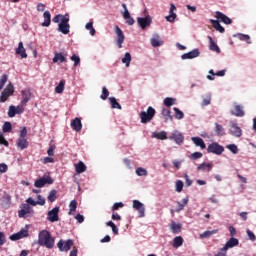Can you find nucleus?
Instances as JSON below:
<instances>
[{"mask_svg":"<svg viewBox=\"0 0 256 256\" xmlns=\"http://www.w3.org/2000/svg\"><path fill=\"white\" fill-rule=\"evenodd\" d=\"M38 245L46 247V249H53L55 247V238L51 236V232L42 230L38 234Z\"/></svg>","mask_w":256,"mask_h":256,"instance_id":"nucleus-1","label":"nucleus"},{"mask_svg":"<svg viewBox=\"0 0 256 256\" xmlns=\"http://www.w3.org/2000/svg\"><path fill=\"white\" fill-rule=\"evenodd\" d=\"M155 110L153 107L149 106L147 108V111H142L140 113V119H141V123H151V121H153V118L155 117Z\"/></svg>","mask_w":256,"mask_h":256,"instance_id":"nucleus-2","label":"nucleus"},{"mask_svg":"<svg viewBox=\"0 0 256 256\" xmlns=\"http://www.w3.org/2000/svg\"><path fill=\"white\" fill-rule=\"evenodd\" d=\"M15 93V87L9 83L0 95V103H5Z\"/></svg>","mask_w":256,"mask_h":256,"instance_id":"nucleus-3","label":"nucleus"},{"mask_svg":"<svg viewBox=\"0 0 256 256\" xmlns=\"http://www.w3.org/2000/svg\"><path fill=\"white\" fill-rule=\"evenodd\" d=\"M71 25H69V14H65V17L62 19V22L58 24V31L63 33V35H69Z\"/></svg>","mask_w":256,"mask_h":256,"instance_id":"nucleus-4","label":"nucleus"},{"mask_svg":"<svg viewBox=\"0 0 256 256\" xmlns=\"http://www.w3.org/2000/svg\"><path fill=\"white\" fill-rule=\"evenodd\" d=\"M35 213L33 208L29 204H21L20 210L18 211V217L20 219H27L29 215H33Z\"/></svg>","mask_w":256,"mask_h":256,"instance_id":"nucleus-5","label":"nucleus"},{"mask_svg":"<svg viewBox=\"0 0 256 256\" xmlns=\"http://www.w3.org/2000/svg\"><path fill=\"white\" fill-rule=\"evenodd\" d=\"M223 151H225V148L217 142L209 144L207 148V153H213L214 155H223Z\"/></svg>","mask_w":256,"mask_h":256,"instance_id":"nucleus-6","label":"nucleus"},{"mask_svg":"<svg viewBox=\"0 0 256 256\" xmlns=\"http://www.w3.org/2000/svg\"><path fill=\"white\" fill-rule=\"evenodd\" d=\"M45 185H53V178L51 176L39 178L34 182V187H37V189H41Z\"/></svg>","mask_w":256,"mask_h":256,"instance_id":"nucleus-7","label":"nucleus"},{"mask_svg":"<svg viewBox=\"0 0 256 256\" xmlns=\"http://www.w3.org/2000/svg\"><path fill=\"white\" fill-rule=\"evenodd\" d=\"M29 235V225H26L25 229L20 230L18 233H14L10 236L11 241H19V239H25Z\"/></svg>","mask_w":256,"mask_h":256,"instance_id":"nucleus-8","label":"nucleus"},{"mask_svg":"<svg viewBox=\"0 0 256 256\" xmlns=\"http://www.w3.org/2000/svg\"><path fill=\"white\" fill-rule=\"evenodd\" d=\"M115 33L117 35V47L118 49H123V43H125V34H123V30H121L119 26H115Z\"/></svg>","mask_w":256,"mask_h":256,"instance_id":"nucleus-9","label":"nucleus"},{"mask_svg":"<svg viewBox=\"0 0 256 256\" xmlns=\"http://www.w3.org/2000/svg\"><path fill=\"white\" fill-rule=\"evenodd\" d=\"M73 246V240L68 239L67 241H64L63 239L59 240L57 243V247L59 251L67 252L71 249Z\"/></svg>","mask_w":256,"mask_h":256,"instance_id":"nucleus-10","label":"nucleus"},{"mask_svg":"<svg viewBox=\"0 0 256 256\" xmlns=\"http://www.w3.org/2000/svg\"><path fill=\"white\" fill-rule=\"evenodd\" d=\"M214 17L217 18V21H219V23H224L225 25H231V23H233V20H231V18L219 11L215 12Z\"/></svg>","mask_w":256,"mask_h":256,"instance_id":"nucleus-11","label":"nucleus"},{"mask_svg":"<svg viewBox=\"0 0 256 256\" xmlns=\"http://www.w3.org/2000/svg\"><path fill=\"white\" fill-rule=\"evenodd\" d=\"M47 219L50 223H55L59 221V207H54L52 210L48 212Z\"/></svg>","mask_w":256,"mask_h":256,"instance_id":"nucleus-12","label":"nucleus"},{"mask_svg":"<svg viewBox=\"0 0 256 256\" xmlns=\"http://www.w3.org/2000/svg\"><path fill=\"white\" fill-rule=\"evenodd\" d=\"M137 23L140 25L141 29H147L152 23L151 16L138 17Z\"/></svg>","mask_w":256,"mask_h":256,"instance_id":"nucleus-13","label":"nucleus"},{"mask_svg":"<svg viewBox=\"0 0 256 256\" xmlns=\"http://www.w3.org/2000/svg\"><path fill=\"white\" fill-rule=\"evenodd\" d=\"M170 141H174L177 145H181L185 141V137L181 132L174 131L171 136H169Z\"/></svg>","mask_w":256,"mask_h":256,"instance_id":"nucleus-14","label":"nucleus"},{"mask_svg":"<svg viewBox=\"0 0 256 256\" xmlns=\"http://www.w3.org/2000/svg\"><path fill=\"white\" fill-rule=\"evenodd\" d=\"M230 133L231 135H233V137H241V135H243V131L241 130V127H239V125H237L236 122H231Z\"/></svg>","mask_w":256,"mask_h":256,"instance_id":"nucleus-15","label":"nucleus"},{"mask_svg":"<svg viewBox=\"0 0 256 256\" xmlns=\"http://www.w3.org/2000/svg\"><path fill=\"white\" fill-rule=\"evenodd\" d=\"M133 209L138 211L139 217H145V206L139 200H133Z\"/></svg>","mask_w":256,"mask_h":256,"instance_id":"nucleus-16","label":"nucleus"},{"mask_svg":"<svg viewBox=\"0 0 256 256\" xmlns=\"http://www.w3.org/2000/svg\"><path fill=\"white\" fill-rule=\"evenodd\" d=\"M231 115H234V117H245V111H243L241 105L234 104V110L231 111Z\"/></svg>","mask_w":256,"mask_h":256,"instance_id":"nucleus-17","label":"nucleus"},{"mask_svg":"<svg viewBox=\"0 0 256 256\" xmlns=\"http://www.w3.org/2000/svg\"><path fill=\"white\" fill-rule=\"evenodd\" d=\"M21 95H22L21 105H27V103H29V101L31 100V91L22 90Z\"/></svg>","mask_w":256,"mask_h":256,"instance_id":"nucleus-18","label":"nucleus"},{"mask_svg":"<svg viewBox=\"0 0 256 256\" xmlns=\"http://www.w3.org/2000/svg\"><path fill=\"white\" fill-rule=\"evenodd\" d=\"M225 72V70H221L215 73L213 70H209L210 75H207V79H209V81H215V75L217 77H225Z\"/></svg>","mask_w":256,"mask_h":256,"instance_id":"nucleus-19","label":"nucleus"},{"mask_svg":"<svg viewBox=\"0 0 256 256\" xmlns=\"http://www.w3.org/2000/svg\"><path fill=\"white\" fill-rule=\"evenodd\" d=\"M16 145L18 149H21V151H23L24 149H27V147H29V141L27 140V138H18Z\"/></svg>","mask_w":256,"mask_h":256,"instance_id":"nucleus-20","label":"nucleus"},{"mask_svg":"<svg viewBox=\"0 0 256 256\" xmlns=\"http://www.w3.org/2000/svg\"><path fill=\"white\" fill-rule=\"evenodd\" d=\"M239 245V239L235 237H231L226 244L224 245L225 249H233V247H237Z\"/></svg>","mask_w":256,"mask_h":256,"instance_id":"nucleus-21","label":"nucleus"},{"mask_svg":"<svg viewBox=\"0 0 256 256\" xmlns=\"http://www.w3.org/2000/svg\"><path fill=\"white\" fill-rule=\"evenodd\" d=\"M200 52L199 49H194L188 53L183 54L182 59H195V57H199Z\"/></svg>","mask_w":256,"mask_h":256,"instance_id":"nucleus-22","label":"nucleus"},{"mask_svg":"<svg viewBox=\"0 0 256 256\" xmlns=\"http://www.w3.org/2000/svg\"><path fill=\"white\" fill-rule=\"evenodd\" d=\"M71 127L74 131H77V132L81 131V129H83V124L81 123V119L75 118L74 120H72Z\"/></svg>","mask_w":256,"mask_h":256,"instance_id":"nucleus-23","label":"nucleus"},{"mask_svg":"<svg viewBox=\"0 0 256 256\" xmlns=\"http://www.w3.org/2000/svg\"><path fill=\"white\" fill-rule=\"evenodd\" d=\"M16 55H20L22 59H27V52L23 47V42H19L18 48L16 49Z\"/></svg>","mask_w":256,"mask_h":256,"instance_id":"nucleus-24","label":"nucleus"},{"mask_svg":"<svg viewBox=\"0 0 256 256\" xmlns=\"http://www.w3.org/2000/svg\"><path fill=\"white\" fill-rule=\"evenodd\" d=\"M210 23L219 33H225V28L221 26V23L218 20L210 19Z\"/></svg>","mask_w":256,"mask_h":256,"instance_id":"nucleus-25","label":"nucleus"},{"mask_svg":"<svg viewBox=\"0 0 256 256\" xmlns=\"http://www.w3.org/2000/svg\"><path fill=\"white\" fill-rule=\"evenodd\" d=\"M219 233L218 229L208 230L200 234V239H209V237H213V235H217Z\"/></svg>","mask_w":256,"mask_h":256,"instance_id":"nucleus-26","label":"nucleus"},{"mask_svg":"<svg viewBox=\"0 0 256 256\" xmlns=\"http://www.w3.org/2000/svg\"><path fill=\"white\" fill-rule=\"evenodd\" d=\"M44 21L42 22V27H49L51 25V12L45 11L43 14Z\"/></svg>","mask_w":256,"mask_h":256,"instance_id":"nucleus-27","label":"nucleus"},{"mask_svg":"<svg viewBox=\"0 0 256 256\" xmlns=\"http://www.w3.org/2000/svg\"><path fill=\"white\" fill-rule=\"evenodd\" d=\"M192 141L196 147L201 149H206L207 147V145H205V141H203L201 137H192Z\"/></svg>","mask_w":256,"mask_h":256,"instance_id":"nucleus-28","label":"nucleus"},{"mask_svg":"<svg viewBox=\"0 0 256 256\" xmlns=\"http://www.w3.org/2000/svg\"><path fill=\"white\" fill-rule=\"evenodd\" d=\"M53 63H67V57L63 53H55Z\"/></svg>","mask_w":256,"mask_h":256,"instance_id":"nucleus-29","label":"nucleus"},{"mask_svg":"<svg viewBox=\"0 0 256 256\" xmlns=\"http://www.w3.org/2000/svg\"><path fill=\"white\" fill-rule=\"evenodd\" d=\"M75 171L78 173V175L85 173V171H87V166L85 163H83V161H80L79 163L75 164Z\"/></svg>","mask_w":256,"mask_h":256,"instance_id":"nucleus-30","label":"nucleus"},{"mask_svg":"<svg viewBox=\"0 0 256 256\" xmlns=\"http://www.w3.org/2000/svg\"><path fill=\"white\" fill-rule=\"evenodd\" d=\"M198 171H206V173H209L213 169V164L211 163H202L197 167Z\"/></svg>","mask_w":256,"mask_h":256,"instance_id":"nucleus-31","label":"nucleus"},{"mask_svg":"<svg viewBox=\"0 0 256 256\" xmlns=\"http://www.w3.org/2000/svg\"><path fill=\"white\" fill-rule=\"evenodd\" d=\"M208 39L210 42V46H209L210 51H215L216 53H221V48H219L217 43H215V41H213V38L211 36H208Z\"/></svg>","mask_w":256,"mask_h":256,"instance_id":"nucleus-32","label":"nucleus"},{"mask_svg":"<svg viewBox=\"0 0 256 256\" xmlns=\"http://www.w3.org/2000/svg\"><path fill=\"white\" fill-rule=\"evenodd\" d=\"M152 137L155 139H159L160 141H165V139H167V132L165 131L154 132L152 133Z\"/></svg>","mask_w":256,"mask_h":256,"instance_id":"nucleus-33","label":"nucleus"},{"mask_svg":"<svg viewBox=\"0 0 256 256\" xmlns=\"http://www.w3.org/2000/svg\"><path fill=\"white\" fill-rule=\"evenodd\" d=\"M215 133L218 137H223V135H225V128H223V126L219 123H215Z\"/></svg>","mask_w":256,"mask_h":256,"instance_id":"nucleus-34","label":"nucleus"},{"mask_svg":"<svg viewBox=\"0 0 256 256\" xmlns=\"http://www.w3.org/2000/svg\"><path fill=\"white\" fill-rule=\"evenodd\" d=\"M161 114L164 117L166 123H167V121H173V116L171 115V110L163 108Z\"/></svg>","mask_w":256,"mask_h":256,"instance_id":"nucleus-35","label":"nucleus"},{"mask_svg":"<svg viewBox=\"0 0 256 256\" xmlns=\"http://www.w3.org/2000/svg\"><path fill=\"white\" fill-rule=\"evenodd\" d=\"M150 41L152 47H161V45H163V41L159 39V35H155Z\"/></svg>","mask_w":256,"mask_h":256,"instance_id":"nucleus-36","label":"nucleus"},{"mask_svg":"<svg viewBox=\"0 0 256 256\" xmlns=\"http://www.w3.org/2000/svg\"><path fill=\"white\" fill-rule=\"evenodd\" d=\"M170 229L172 231V233H174L175 235L181 233V224H177L175 222H172L170 225Z\"/></svg>","mask_w":256,"mask_h":256,"instance_id":"nucleus-37","label":"nucleus"},{"mask_svg":"<svg viewBox=\"0 0 256 256\" xmlns=\"http://www.w3.org/2000/svg\"><path fill=\"white\" fill-rule=\"evenodd\" d=\"M47 199L50 203H55V201H57V190H51Z\"/></svg>","mask_w":256,"mask_h":256,"instance_id":"nucleus-38","label":"nucleus"},{"mask_svg":"<svg viewBox=\"0 0 256 256\" xmlns=\"http://www.w3.org/2000/svg\"><path fill=\"white\" fill-rule=\"evenodd\" d=\"M75 211H77V201L76 200H72L69 204V212L68 215H73V213H75Z\"/></svg>","mask_w":256,"mask_h":256,"instance_id":"nucleus-39","label":"nucleus"},{"mask_svg":"<svg viewBox=\"0 0 256 256\" xmlns=\"http://www.w3.org/2000/svg\"><path fill=\"white\" fill-rule=\"evenodd\" d=\"M173 111L175 112L174 114L175 119L181 120L183 119V117H185V114L179 108L174 107Z\"/></svg>","mask_w":256,"mask_h":256,"instance_id":"nucleus-40","label":"nucleus"},{"mask_svg":"<svg viewBox=\"0 0 256 256\" xmlns=\"http://www.w3.org/2000/svg\"><path fill=\"white\" fill-rule=\"evenodd\" d=\"M122 63H124L126 67H129V65H131V53H125L124 57L122 58Z\"/></svg>","mask_w":256,"mask_h":256,"instance_id":"nucleus-41","label":"nucleus"},{"mask_svg":"<svg viewBox=\"0 0 256 256\" xmlns=\"http://www.w3.org/2000/svg\"><path fill=\"white\" fill-rule=\"evenodd\" d=\"M65 91V80H61L59 84L55 87L56 93H63Z\"/></svg>","mask_w":256,"mask_h":256,"instance_id":"nucleus-42","label":"nucleus"},{"mask_svg":"<svg viewBox=\"0 0 256 256\" xmlns=\"http://www.w3.org/2000/svg\"><path fill=\"white\" fill-rule=\"evenodd\" d=\"M109 101L111 103L112 109H121V104L117 102V99L115 97H110Z\"/></svg>","mask_w":256,"mask_h":256,"instance_id":"nucleus-43","label":"nucleus"},{"mask_svg":"<svg viewBox=\"0 0 256 256\" xmlns=\"http://www.w3.org/2000/svg\"><path fill=\"white\" fill-rule=\"evenodd\" d=\"M189 203V197H186L182 200V203L181 202H177L178 204V209L177 211H183V209H185V205H187Z\"/></svg>","mask_w":256,"mask_h":256,"instance_id":"nucleus-44","label":"nucleus"},{"mask_svg":"<svg viewBox=\"0 0 256 256\" xmlns=\"http://www.w3.org/2000/svg\"><path fill=\"white\" fill-rule=\"evenodd\" d=\"M106 225L107 227H111L112 233H114V235H119V228H117V226L115 225V223H113V221H108Z\"/></svg>","mask_w":256,"mask_h":256,"instance_id":"nucleus-45","label":"nucleus"},{"mask_svg":"<svg viewBox=\"0 0 256 256\" xmlns=\"http://www.w3.org/2000/svg\"><path fill=\"white\" fill-rule=\"evenodd\" d=\"M2 130L3 133H11V131H13V126L11 125V122H5Z\"/></svg>","mask_w":256,"mask_h":256,"instance_id":"nucleus-46","label":"nucleus"},{"mask_svg":"<svg viewBox=\"0 0 256 256\" xmlns=\"http://www.w3.org/2000/svg\"><path fill=\"white\" fill-rule=\"evenodd\" d=\"M238 39L240 41H245L248 44H251V37L247 34H237Z\"/></svg>","mask_w":256,"mask_h":256,"instance_id":"nucleus-47","label":"nucleus"},{"mask_svg":"<svg viewBox=\"0 0 256 256\" xmlns=\"http://www.w3.org/2000/svg\"><path fill=\"white\" fill-rule=\"evenodd\" d=\"M181 245H183V237L181 236H177L174 238L173 241V247H181Z\"/></svg>","mask_w":256,"mask_h":256,"instance_id":"nucleus-48","label":"nucleus"},{"mask_svg":"<svg viewBox=\"0 0 256 256\" xmlns=\"http://www.w3.org/2000/svg\"><path fill=\"white\" fill-rule=\"evenodd\" d=\"M175 101H176L175 98L167 97L164 99V105L166 107H172V105H175Z\"/></svg>","mask_w":256,"mask_h":256,"instance_id":"nucleus-49","label":"nucleus"},{"mask_svg":"<svg viewBox=\"0 0 256 256\" xmlns=\"http://www.w3.org/2000/svg\"><path fill=\"white\" fill-rule=\"evenodd\" d=\"M136 175H138V177H147V170L143 167H139L136 169Z\"/></svg>","mask_w":256,"mask_h":256,"instance_id":"nucleus-50","label":"nucleus"},{"mask_svg":"<svg viewBox=\"0 0 256 256\" xmlns=\"http://www.w3.org/2000/svg\"><path fill=\"white\" fill-rule=\"evenodd\" d=\"M17 115V108L14 105L9 106L8 117H15Z\"/></svg>","mask_w":256,"mask_h":256,"instance_id":"nucleus-51","label":"nucleus"},{"mask_svg":"<svg viewBox=\"0 0 256 256\" xmlns=\"http://www.w3.org/2000/svg\"><path fill=\"white\" fill-rule=\"evenodd\" d=\"M7 81H9V76L7 74L2 75L0 78V91L5 87V83H7Z\"/></svg>","mask_w":256,"mask_h":256,"instance_id":"nucleus-52","label":"nucleus"},{"mask_svg":"<svg viewBox=\"0 0 256 256\" xmlns=\"http://www.w3.org/2000/svg\"><path fill=\"white\" fill-rule=\"evenodd\" d=\"M226 148H228L234 155H237V153H239V148L235 144H229L226 146Z\"/></svg>","mask_w":256,"mask_h":256,"instance_id":"nucleus-53","label":"nucleus"},{"mask_svg":"<svg viewBox=\"0 0 256 256\" xmlns=\"http://www.w3.org/2000/svg\"><path fill=\"white\" fill-rule=\"evenodd\" d=\"M201 157H203V153L201 152H194L192 153L189 158L192 160V161H197V159H201Z\"/></svg>","mask_w":256,"mask_h":256,"instance_id":"nucleus-54","label":"nucleus"},{"mask_svg":"<svg viewBox=\"0 0 256 256\" xmlns=\"http://www.w3.org/2000/svg\"><path fill=\"white\" fill-rule=\"evenodd\" d=\"M107 97H109V90L107 89V87H103L102 88V94L100 96V99H102L103 101H105L107 99Z\"/></svg>","mask_w":256,"mask_h":256,"instance_id":"nucleus-55","label":"nucleus"},{"mask_svg":"<svg viewBox=\"0 0 256 256\" xmlns=\"http://www.w3.org/2000/svg\"><path fill=\"white\" fill-rule=\"evenodd\" d=\"M85 27L87 31H90V35L92 36L95 35V28H93V21L88 22Z\"/></svg>","mask_w":256,"mask_h":256,"instance_id":"nucleus-56","label":"nucleus"},{"mask_svg":"<svg viewBox=\"0 0 256 256\" xmlns=\"http://www.w3.org/2000/svg\"><path fill=\"white\" fill-rule=\"evenodd\" d=\"M63 18H65V15L63 14H58L56 16L53 17L52 21L53 23H62L63 22Z\"/></svg>","mask_w":256,"mask_h":256,"instance_id":"nucleus-57","label":"nucleus"},{"mask_svg":"<svg viewBox=\"0 0 256 256\" xmlns=\"http://www.w3.org/2000/svg\"><path fill=\"white\" fill-rule=\"evenodd\" d=\"M70 59L74 62V67H77L81 63V58L78 55L73 54Z\"/></svg>","mask_w":256,"mask_h":256,"instance_id":"nucleus-58","label":"nucleus"},{"mask_svg":"<svg viewBox=\"0 0 256 256\" xmlns=\"http://www.w3.org/2000/svg\"><path fill=\"white\" fill-rule=\"evenodd\" d=\"M122 7L124 9V13H123L124 19H129V17H131V14L129 13V10L127 9V4H122Z\"/></svg>","mask_w":256,"mask_h":256,"instance_id":"nucleus-59","label":"nucleus"},{"mask_svg":"<svg viewBox=\"0 0 256 256\" xmlns=\"http://www.w3.org/2000/svg\"><path fill=\"white\" fill-rule=\"evenodd\" d=\"M176 191L177 193H181V191H183V181H176Z\"/></svg>","mask_w":256,"mask_h":256,"instance_id":"nucleus-60","label":"nucleus"},{"mask_svg":"<svg viewBox=\"0 0 256 256\" xmlns=\"http://www.w3.org/2000/svg\"><path fill=\"white\" fill-rule=\"evenodd\" d=\"M41 162L44 165H47V163H55V159H53L52 157H44L41 159Z\"/></svg>","mask_w":256,"mask_h":256,"instance_id":"nucleus-61","label":"nucleus"},{"mask_svg":"<svg viewBox=\"0 0 256 256\" xmlns=\"http://www.w3.org/2000/svg\"><path fill=\"white\" fill-rule=\"evenodd\" d=\"M227 251H228V248H225L224 246L218 251V253L215 256H227Z\"/></svg>","mask_w":256,"mask_h":256,"instance_id":"nucleus-62","label":"nucleus"},{"mask_svg":"<svg viewBox=\"0 0 256 256\" xmlns=\"http://www.w3.org/2000/svg\"><path fill=\"white\" fill-rule=\"evenodd\" d=\"M20 138H24L27 137V127H22L20 130V134H19Z\"/></svg>","mask_w":256,"mask_h":256,"instance_id":"nucleus-63","label":"nucleus"},{"mask_svg":"<svg viewBox=\"0 0 256 256\" xmlns=\"http://www.w3.org/2000/svg\"><path fill=\"white\" fill-rule=\"evenodd\" d=\"M37 199H38V201H36L37 205H45L46 201H45V198H43V196L38 195Z\"/></svg>","mask_w":256,"mask_h":256,"instance_id":"nucleus-64","label":"nucleus"}]
</instances>
